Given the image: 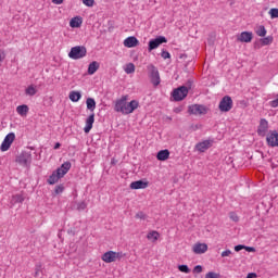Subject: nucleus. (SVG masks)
<instances>
[{"instance_id": "1", "label": "nucleus", "mask_w": 278, "mask_h": 278, "mask_svg": "<svg viewBox=\"0 0 278 278\" xmlns=\"http://www.w3.org/2000/svg\"><path fill=\"white\" fill-rule=\"evenodd\" d=\"M127 96H123L119 100H116L114 110L121 114H132L135 110H138L139 102L137 100L127 102Z\"/></svg>"}, {"instance_id": "2", "label": "nucleus", "mask_w": 278, "mask_h": 278, "mask_svg": "<svg viewBox=\"0 0 278 278\" xmlns=\"http://www.w3.org/2000/svg\"><path fill=\"white\" fill-rule=\"evenodd\" d=\"M192 80H188L186 86H180L172 91L174 101H184L188 97V92L192 90Z\"/></svg>"}, {"instance_id": "3", "label": "nucleus", "mask_w": 278, "mask_h": 278, "mask_svg": "<svg viewBox=\"0 0 278 278\" xmlns=\"http://www.w3.org/2000/svg\"><path fill=\"white\" fill-rule=\"evenodd\" d=\"M88 55V50L84 46H75L71 48V51L68 52V58L71 60H81L83 58H86Z\"/></svg>"}, {"instance_id": "4", "label": "nucleus", "mask_w": 278, "mask_h": 278, "mask_svg": "<svg viewBox=\"0 0 278 278\" xmlns=\"http://www.w3.org/2000/svg\"><path fill=\"white\" fill-rule=\"evenodd\" d=\"M148 71L150 81L156 88V86L162 81V79L160 78V71H157V67H155V65L153 64L148 66Z\"/></svg>"}, {"instance_id": "5", "label": "nucleus", "mask_w": 278, "mask_h": 278, "mask_svg": "<svg viewBox=\"0 0 278 278\" xmlns=\"http://www.w3.org/2000/svg\"><path fill=\"white\" fill-rule=\"evenodd\" d=\"M219 111L220 112H230L233 108V100L229 96H225L219 102Z\"/></svg>"}, {"instance_id": "6", "label": "nucleus", "mask_w": 278, "mask_h": 278, "mask_svg": "<svg viewBox=\"0 0 278 278\" xmlns=\"http://www.w3.org/2000/svg\"><path fill=\"white\" fill-rule=\"evenodd\" d=\"M15 139H16V135L14 132L8 134L0 146V151L2 152L9 151L10 147H12V142H14Z\"/></svg>"}, {"instance_id": "7", "label": "nucleus", "mask_w": 278, "mask_h": 278, "mask_svg": "<svg viewBox=\"0 0 278 278\" xmlns=\"http://www.w3.org/2000/svg\"><path fill=\"white\" fill-rule=\"evenodd\" d=\"M166 42H168V39H166V37L159 36L155 39H152L149 41L148 51L151 53V51L157 49V47H160V45H164Z\"/></svg>"}, {"instance_id": "8", "label": "nucleus", "mask_w": 278, "mask_h": 278, "mask_svg": "<svg viewBox=\"0 0 278 278\" xmlns=\"http://www.w3.org/2000/svg\"><path fill=\"white\" fill-rule=\"evenodd\" d=\"M20 166H30L31 164V153L29 152H22L15 160Z\"/></svg>"}, {"instance_id": "9", "label": "nucleus", "mask_w": 278, "mask_h": 278, "mask_svg": "<svg viewBox=\"0 0 278 278\" xmlns=\"http://www.w3.org/2000/svg\"><path fill=\"white\" fill-rule=\"evenodd\" d=\"M189 114L203 115L207 114V108L203 104H192L188 106Z\"/></svg>"}, {"instance_id": "10", "label": "nucleus", "mask_w": 278, "mask_h": 278, "mask_svg": "<svg viewBox=\"0 0 278 278\" xmlns=\"http://www.w3.org/2000/svg\"><path fill=\"white\" fill-rule=\"evenodd\" d=\"M257 134L262 138H264V136H266V134H268V121H266V118H262L260 121V125L257 127Z\"/></svg>"}, {"instance_id": "11", "label": "nucleus", "mask_w": 278, "mask_h": 278, "mask_svg": "<svg viewBox=\"0 0 278 278\" xmlns=\"http://www.w3.org/2000/svg\"><path fill=\"white\" fill-rule=\"evenodd\" d=\"M268 147H278V132L277 130H273L266 138Z\"/></svg>"}, {"instance_id": "12", "label": "nucleus", "mask_w": 278, "mask_h": 278, "mask_svg": "<svg viewBox=\"0 0 278 278\" xmlns=\"http://www.w3.org/2000/svg\"><path fill=\"white\" fill-rule=\"evenodd\" d=\"M101 260L105 262V264H112V262H116V252L108 251L101 256Z\"/></svg>"}, {"instance_id": "13", "label": "nucleus", "mask_w": 278, "mask_h": 278, "mask_svg": "<svg viewBox=\"0 0 278 278\" xmlns=\"http://www.w3.org/2000/svg\"><path fill=\"white\" fill-rule=\"evenodd\" d=\"M212 140H204L202 142H199L195 144V149L197 151H199L200 153H205V151H207V149H210L212 147Z\"/></svg>"}, {"instance_id": "14", "label": "nucleus", "mask_w": 278, "mask_h": 278, "mask_svg": "<svg viewBox=\"0 0 278 278\" xmlns=\"http://www.w3.org/2000/svg\"><path fill=\"white\" fill-rule=\"evenodd\" d=\"M192 251H193V253H195V255H203V253H205L207 251V244L198 242V243L193 244Z\"/></svg>"}, {"instance_id": "15", "label": "nucleus", "mask_w": 278, "mask_h": 278, "mask_svg": "<svg viewBox=\"0 0 278 278\" xmlns=\"http://www.w3.org/2000/svg\"><path fill=\"white\" fill-rule=\"evenodd\" d=\"M144 188H149V182L144 180H137L132 181L130 184V189L131 190H144Z\"/></svg>"}, {"instance_id": "16", "label": "nucleus", "mask_w": 278, "mask_h": 278, "mask_svg": "<svg viewBox=\"0 0 278 278\" xmlns=\"http://www.w3.org/2000/svg\"><path fill=\"white\" fill-rule=\"evenodd\" d=\"M138 45H140V41H138V38L135 36H130L124 40V47H127L128 49L138 47Z\"/></svg>"}, {"instance_id": "17", "label": "nucleus", "mask_w": 278, "mask_h": 278, "mask_svg": "<svg viewBox=\"0 0 278 278\" xmlns=\"http://www.w3.org/2000/svg\"><path fill=\"white\" fill-rule=\"evenodd\" d=\"M68 170H71V162L63 163L55 172L62 178L66 173H68Z\"/></svg>"}, {"instance_id": "18", "label": "nucleus", "mask_w": 278, "mask_h": 278, "mask_svg": "<svg viewBox=\"0 0 278 278\" xmlns=\"http://www.w3.org/2000/svg\"><path fill=\"white\" fill-rule=\"evenodd\" d=\"M237 40L239 42H251L253 40V33L242 31Z\"/></svg>"}, {"instance_id": "19", "label": "nucleus", "mask_w": 278, "mask_h": 278, "mask_svg": "<svg viewBox=\"0 0 278 278\" xmlns=\"http://www.w3.org/2000/svg\"><path fill=\"white\" fill-rule=\"evenodd\" d=\"M92 125H94V113H91L86 119V126L84 128L85 134H90V129H92Z\"/></svg>"}, {"instance_id": "20", "label": "nucleus", "mask_w": 278, "mask_h": 278, "mask_svg": "<svg viewBox=\"0 0 278 278\" xmlns=\"http://www.w3.org/2000/svg\"><path fill=\"white\" fill-rule=\"evenodd\" d=\"M168 157H170V151L168 150H161L156 154V160H159V162H166Z\"/></svg>"}, {"instance_id": "21", "label": "nucleus", "mask_w": 278, "mask_h": 278, "mask_svg": "<svg viewBox=\"0 0 278 278\" xmlns=\"http://www.w3.org/2000/svg\"><path fill=\"white\" fill-rule=\"evenodd\" d=\"M81 23H84V20L81 16H75L70 21V27L77 28L81 27Z\"/></svg>"}, {"instance_id": "22", "label": "nucleus", "mask_w": 278, "mask_h": 278, "mask_svg": "<svg viewBox=\"0 0 278 278\" xmlns=\"http://www.w3.org/2000/svg\"><path fill=\"white\" fill-rule=\"evenodd\" d=\"M62 179V176L58 174V172H53L52 175L48 178V184L53 186V184H58Z\"/></svg>"}, {"instance_id": "23", "label": "nucleus", "mask_w": 278, "mask_h": 278, "mask_svg": "<svg viewBox=\"0 0 278 278\" xmlns=\"http://www.w3.org/2000/svg\"><path fill=\"white\" fill-rule=\"evenodd\" d=\"M16 112L17 114H20V116H27V114L29 113V106H27L26 104L18 105L16 108Z\"/></svg>"}, {"instance_id": "24", "label": "nucleus", "mask_w": 278, "mask_h": 278, "mask_svg": "<svg viewBox=\"0 0 278 278\" xmlns=\"http://www.w3.org/2000/svg\"><path fill=\"white\" fill-rule=\"evenodd\" d=\"M99 62L93 61L88 66V75H94L97 71H99Z\"/></svg>"}, {"instance_id": "25", "label": "nucleus", "mask_w": 278, "mask_h": 278, "mask_svg": "<svg viewBox=\"0 0 278 278\" xmlns=\"http://www.w3.org/2000/svg\"><path fill=\"white\" fill-rule=\"evenodd\" d=\"M87 103V110H90V112H94L97 110V102L94 101L93 98H88L86 100Z\"/></svg>"}, {"instance_id": "26", "label": "nucleus", "mask_w": 278, "mask_h": 278, "mask_svg": "<svg viewBox=\"0 0 278 278\" xmlns=\"http://www.w3.org/2000/svg\"><path fill=\"white\" fill-rule=\"evenodd\" d=\"M25 201V197L23 194H15L11 199L12 205H16V203H23Z\"/></svg>"}, {"instance_id": "27", "label": "nucleus", "mask_w": 278, "mask_h": 278, "mask_svg": "<svg viewBox=\"0 0 278 278\" xmlns=\"http://www.w3.org/2000/svg\"><path fill=\"white\" fill-rule=\"evenodd\" d=\"M70 99L73 101V103H77V101H79V99H81V92H79V91H72L70 93Z\"/></svg>"}, {"instance_id": "28", "label": "nucleus", "mask_w": 278, "mask_h": 278, "mask_svg": "<svg viewBox=\"0 0 278 278\" xmlns=\"http://www.w3.org/2000/svg\"><path fill=\"white\" fill-rule=\"evenodd\" d=\"M148 240H151L153 242H156V240L160 238V232L153 230L147 235Z\"/></svg>"}, {"instance_id": "29", "label": "nucleus", "mask_w": 278, "mask_h": 278, "mask_svg": "<svg viewBox=\"0 0 278 278\" xmlns=\"http://www.w3.org/2000/svg\"><path fill=\"white\" fill-rule=\"evenodd\" d=\"M256 36H261V38H264L266 36V27L264 25H261L256 28Z\"/></svg>"}, {"instance_id": "30", "label": "nucleus", "mask_w": 278, "mask_h": 278, "mask_svg": "<svg viewBox=\"0 0 278 278\" xmlns=\"http://www.w3.org/2000/svg\"><path fill=\"white\" fill-rule=\"evenodd\" d=\"M125 73H127V75H131V73H136V65H134V63L127 64L125 68Z\"/></svg>"}, {"instance_id": "31", "label": "nucleus", "mask_w": 278, "mask_h": 278, "mask_svg": "<svg viewBox=\"0 0 278 278\" xmlns=\"http://www.w3.org/2000/svg\"><path fill=\"white\" fill-rule=\"evenodd\" d=\"M261 42H262L263 47L273 45V36H268V37L261 39Z\"/></svg>"}, {"instance_id": "32", "label": "nucleus", "mask_w": 278, "mask_h": 278, "mask_svg": "<svg viewBox=\"0 0 278 278\" xmlns=\"http://www.w3.org/2000/svg\"><path fill=\"white\" fill-rule=\"evenodd\" d=\"M26 94H28V97H34L36 94V92H38L36 90V88L34 86H29L28 88H26Z\"/></svg>"}, {"instance_id": "33", "label": "nucleus", "mask_w": 278, "mask_h": 278, "mask_svg": "<svg viewBox=\"0 0 278 278\" xmlns=\"http://www.w3.org/2000/svg\"><path fill=\"white\" fill-rule=\"evenodd\" d=\"M229 218H230V220H232V223H239V220H240V217L238 216V214L236 212H230Z\"/></svg>"}, {"instance_id": "34", "label": "nucleus", "mask_w": 278, "mask_h": 278, "mask_svg": "<svg viewBox=\"0 0 278 278\" xmlns=\"http://www.w3.org/2000/svg\"><path fill=\"white\" fill-rule=\"evenodd\" d=\"M178 270H180V273H190V267H188V265H179L178 266Z\"/></svg>"}, {"instance_id": "35", "label": "nucleus", "mask_w": 278, "mask_h": 278, "mask_svg": "<svg viewBox=\"0 0 278 278\" xmlns=\"http://www.w3.org/2000/svg\"><path fill=\"white\" fill-rule=\"evenodd\" d=\"M219 277H220V274H217V273H214V271H208L205 275V278H219Z\"/></svg>"}, {"instance_id": "36", "label": "nucleus", "mask_w": 278, "mask_h": 278, "mask_svg": "<svg viewBox=\"0 0 278 278\" xmlns=\"http://www.w3.org/2000/svg\"><path fill=\"white\" fill-rule=\"evenodd\" d=\"M269 15L271 18H278V9H270Z\"/></svg>"}, {"instance_id": "37", "label": "nucleus", "mask_w": 278, "mask_h": 278, "mask_svg": "<svg viewBox=\"0 0 278 278\" xmlns=\"http://www.w3.org/2000/svg\"><path fill=\"white\" fill-rule=\"evenodd\" d=\"M62 192H64V186L63 185L56 186L55 189H54V193L55 194H62Z\"/></svg>"}, {"instance_id": "38", "label": "nucleus", "mask_w": 278, "mask_h": 278, "mask_svg": "<svg viewBox=\"0 0 278 278\" xmlns=\"http://www.w3.org/2000/svg\"><path fill=\"white\" fill-rule=\"evenodd\" d=\"M83 3L87 8H92L94 5V0H83Z\"/></svg>"}, {"instance_id": "39", "label": "nucleus", "mask_w": 278, "mask_h": 278, "mask_svg": "<svg viewBox=\"0 0 278 278\" xmlns=\"http://www.w3.org/2000/svg\"><path fill=\"white\" fill-rule=\"evenodd\" d=\"M161 58H163V60H168L170 59V52L163 50L161 53Z\"/></svg>"}, {"instance_id": "40", "label": "nucleus", "mask_w": 278, "mask_h": 278, "mask_svg": "<svg viewBox=\"0 0 278 278\" xmlns=\"http://www.w3.org/2000/svg\"><path fill=\"white\" fill-rule=\"evenodd\" d=\"M86 207H87L86 202H79V203L77 204V210H78L79 212L86 210Z\"/></svg>"}, {"instance_id": "41", "label": "nucleus", "mask_w": 278, "mask_h": 278, "mask_svg": "<svg viewBox=\"0 0 278 278\" xmlns=\"http://www.w3.org/2000/svg\"><path fill=\"white\" fill-rule=\"evenodd\" d=\"M125 253L123 252H115V262L116 260H123V257H125Z\"/></svg>"}, {"instance_id": "42", "label": "nucleus", "mask_w": 278, "mask_h": 278, "mask_svg": "<svg viewBox=\"0 0 278 278\" xmlns=\"http://www.w3.org/2000/svg\"><path fill=\"white\" fill-rule=\"evenodd\" d=\"M231 255V250H225L222 252V257H229Z\"/></svg>"}, {"instance_id": "43", "label": "nucleus", "mask_w": 278, "mask_h": 278, "mask_svg": "<svg viewBox=\"0 0 278 278\" xmlns=\"http://www.w3.org/2000/svg\"><path fill=\"white\" fill-rule=\"evenodd\" d=\"M193 273H203V267L201 265H197L194 268H193Z\"/></svg>"}, {"instance_id": "44", "label": "nucleus", "mask_w": 278, "mask_h": 278, "mask_svg": "<svg viewBox=\"0 0 278 278\" xmlns=\"http://www.w3.org/2000/svg\"><path fill=\"white\" fill-rule=\"evenodd\" d=\"M5 60V52L3 50H0V64Z\"/></svg>"}, {"instance_id": "45", "label": "nucleus", "mask_w": 278, "mask_h": 278, "mask_svg": "<svg viewBox=\"0 0 278 278\" xmlns=\"http://www.w3.org/2000/svg\"><path fill=\"white\" fill-rule=\"evenodd\" d=\"M242 249H245V245L239 244L235 247V251L237 252L242 251Z\"/></svg>"}, {"instance_id": "46", "label": "nucleus", "mask_w": 278, "mask_h": 278, "mask_svg": "<svg viewBox=\"0 0 278 278\" xmlns=\"http://www.w3.org/2000/svg\"><path fill=\"white\" fill-rule=\"evenodd\" d=\"M52 3H54V5H62V3H64V0H52Z\"/></svg>"}, {"instance_id": "47", "label": "nucleus", "mask_w": 278, "mask_h": 278, "mask_svg": "<svg viewBox=\"0 0 278 278\" xmlns=\"http://www.w3.org/2000/svg\"><path fill=\"white\" fill-rule=\"evenodd\" d=\"M245 251H249V253H253V251H255V248L245 245Z\"/></svg>"}, {"instance_id": "48", "label": "nucleus", "mask_w": 278, "mask_h": 278, "mask_svg": "<svg viewBox=\"0 0 278 278\" xmlns=\"http://www.w3.org/2000/svg\"><path fill=\"white\" fill-rule=\"evenodd\" d=\"M61 147H62V144H61L60 142H56V143L54 144V149H55V150L60 149Z\"/></svg>"}, {"instance_id": "49", "label": "nucleus", "mask_w": 278, "mask_h": 278, "mask_svg": "<svg viewBox=\"0 0 278 278\" xmlns=\"http://www.w3.org/2000/svg\"><path fill=\"white\" fill-rule=\"evenodd\" d=\"M136 217H137V218H142V213H138V214L136 215Z\"/></svg>"}]
</instances>
